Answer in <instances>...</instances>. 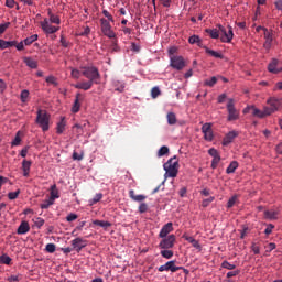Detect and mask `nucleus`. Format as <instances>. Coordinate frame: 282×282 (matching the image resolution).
<instances>
[{
	"label": "nucleus",
	"mask_w": 282,
	"mask_h": 282,
	"mask_svg": "<svg viewBox=\"0 0 282 282\" xmlns=\"http://www.w3.org/2000/svg\"><path fill=\"white\" fill-rule=\"evenodd\" d=\"M282 108V97H270L267 99V106L263 107L262 111L260 108H257L256 106H249L248 108H245L243 113H248L249 110H251V113L253 116H258L259 119H264L265 116H271L272 113H275L276 110H281Z\"/></svg>",
	"instance_id": "nucleus-1"
},
{
	"label": "nucleus",
	"mask_w": 282,
	"mask_h": 282,
	"mask_svg": "<svg viewBox=\"0 0 282 282\" xmlns=\"http://www.w3.org/2000/svg\"><path fill=\"white\" fill-rule=\"evenodd\" d=\"M206 33H209L212 39H220L221 41H226V43H230L234 39V30L231 28V24H228V31H226V28H224V24H218V31L217 28H207Z\"/></svg>",
	"instance_id": "nucleus-2"
},
{
	"label": "nucleus",
	"mask_w": 282,
	"mask_h": 282,
	"mask_svg": "<svg viewBox=\"0 0 282 282\" xmlns=\"http://www.w3.org/2000/svg\"><path fill=\"white\" fill-rule=\"evenodd\" d=\"M163 167L165 170V180L162 184L164 185V183H166V177H177L180 169L177 155H173L172 159H169V161L163 164Z\"/></svg>",
	"instance_id": "nucleus-3"
},
{
	"label": "nucleus",
	"mask_w": 282,
	"mask_h": 282,
	"mask_svg": "<svg viewBox=\"0 0 282 282\" xmlns=\"http://www.w3.org/2000/svg\"><path fill=\"white\" fill-rule=\"evenodd\" d=\"M82 75L88 78V88H93L94 83H100L101 75L97 66H85L82 69Z\"/></svg>",
	"instance_id": "nucleus-4"
},
{
	"label": "nucleus",
	"mask_w": 282,
	"mask_h": 282,
	"mask_svg": "<svg viewBox=\"0 0 282 282\" xmlns=\"http://www.w3.org/2000/svg\"><path fill=\"white\" fill-rule=\"evenodd\" d=\"M35 122L42 131H50V113H47V110L39 109Z\"/></svg>",
	"instance_id": "nucleus-5"
},
{
	"label": "nucleus",
	"mask_w": 282,
	"mask_h": 282,
	"mask_svg": "<svg viewBox=\"0 0 282 282\" xmlns=\"http://www.w3.org/2000/svg\"><path fill=\"white\" fill-rule=\"evenodd\" d=\"M227 110H228V122H235L236 119H239V111L235 107V99L230 98L227 102Z\"/></svg>",
	"instance_id": "nucleus-6"
},
{
	"label": "nucleus",
	"mask_w": 282,
	"mask_h": 282,
	"mask_svg": "<svg viewBox=\"0 0 282 282\" xmlns=\"http://www.w3.org/2000/svg\"><path fill=\"white\" fill-rule=\"evenodd\" d=\"M175 241H176V236L173 234V231H171V234H169L166 238L160 241L159 243V247L161 248V252H162V249L173 248L175 245Z\"/></svg>",
	"instance_id": "nucleus-7"
},
{
	"label": "nucleus",
	"mask_w": 282,
	"mask_h": 282,
	"mask_svg": "<svg viewBox=\"0 0 282 282\" xmlns=\"http://www.w3.org/2000/svg\"><path fill=\"white\" fill-rule=\"evenodd\" d=\"M171 66L173 69H184L186 66V61L183 58V55H175V57L171 58Z\"/></svg>",
	"instance_id": "nucleus-8"
},
{
	"label": "nucleus",
	"mask_w": 282,
	"mask_h": 282,
	"mask_svg": "<svg viewBox=\"0 0 282 282\" xmlns=\"http://www.w3.org/2000/svg\"><path fill=\"white\" fill-rule=\"evenodd\" d=\"M180 269H183V267H176L175 261H167L159 267V272H178Z\"/></svg>",
	"instance_id": "nucleus-9"
},
{
	"label": "nucleus",
	"mask_w": 282,
	"mask_h": 282,
	"mask_svg": "<svg viewBox=\"0 0 282 282\" xmlns=\"http://www.w3.org/2000/svg\"><path fill=\"white\" fill-rule=\"evenodd\" d=\"M101 30L105 35H108V39H116V33L112 31V26L108 20H101Z\"/></svg>",
	"instance_id": "nucleus-10"
},
{
	"label": "nucleus",
	"mask_w": 282,
	"mask_h": 282,
	"mask_svg": "<svg viewBox=\"0 0 282 282\" xmlns=\"http://www.w3.org/2000/svg\"><path fill=\"white\" fill-rule=\"evenodd\" d=\"M202 131L204 133V139H206V141H213L214 132L210 122H205V124H203L202 127Z\"/></svg>",
	"instance_id": "nucleus-11"
},
{
	"label": "nucleus",
	"mask_w": 282,
	"mask_h": 282,
	"mask_svg": "<svg viewBox=\"0 0 282 282\" xmlns=\"http://www.w3.org/2000/svg\"><path fill=\"white\" fill-rule=\"evenodd\" d=\"M173 230H174L173 221H167L166 225H163L159 234L161 241L164 240V238L169 236V232H172Z\"/></svg>",
	"instance_id": "nucleus-12"
},
{
	"label": "nucleus",
	"mask_w": 282,
	"mask_h": 282,
	"mask_svg": "<svg viewBox=\"0 0 282 282\" xmlns=\"http://www.w3.org/2000/svg\"><path fill=\"white\" fill-rule=\"evenodd\" d=\"M84 95H82L80 91H77V95L74 99V105L72 106V112L73 113H78V110H80V105L83 102Z\"/></svg>",
	"instance_id": "nucleus-13"
},
{
	"label": "nucleus",
	"mask_w": 282,
	"mask_h": 282,
	"mask_svg": "<svg viewBox=\"0 0 282 282\" xmlns=\"http://www.w3.org/2000/svg\"><path fill=\"white\" fill-rule=\"evenodd\" d=\"M41 28L46 34H54L58 32V28L50 24L47 20H44L43 22H41Z\"/></svg>",
	"instance_id": "nucleus-14"
},
{
	"label": "nucleus",
	"mask_w": 282,
	"mask_h": 282,
	"mask_svg": "<svg viewBox=\"0 0 282 282\" xmlns=\"http://www.w3.org/2000/svg\"><path fill=\"white\" fill-rule=\"evenodd\" d=\"M237 130H230L229 133H226L225 138L223 139V144L227 147L228 144H231V142L237 139Z\"/></svg>",
	"instance_id": "nucleus-15"
},
{
	"label": "nucleus",
	"mask_w": 282,
	"mask_h": 282,
	"mask_svg": "<svg viewBox=\"0 0 282 282\" xmlns=\"http://www.w3.org/2000/svg\"><path fill=\"white\" fill-rule=\"evenodd\" d=\"M262 30L264 31V46L265 50H270V46H272V42H273V33H271L270 31H268V28H262Z\"/></svg>",
	"instance_id": "nucleus-16"
},
{
	"label": "nucleus",
	"mask_w": 282,
	"mask_h": 282,
	"mask_svg": "<svg viewBox=\"0 0 282 282\" xmlns=\"http://www.w3.org/2000/svg\"><path fill=\"white\" fill-rule=\"evenodd\" d=\"M84 247H87L86 239H74L73 248L76 249L77 252H80V249H83Z\"/></svg>",
	"instance_id": "nucleus-17"
},
{
	"label": "nucleus",
	"mask_w": 282,
	"mask_h": 282,
	"mask_svg": "<svg viewBox=\"0 0 282 282\" xmlns=\"http://www.w3.org/2000/svg\"><path fill=\"white\" fill-rule=\"evenodd\" d=\"M129 197L134 199V202H140V204H142V199H147V194H135L134 188H131L129 192Z\"/></svg>",
	"instance_id": "nucleus-18"
},
{
	"label": "nucleus",
	"mask_w": 282,
	"mask_h": 282,
	"mask_svg": "<svg viewBox=\"0 0 282 282\" xmlns=\"http://www.w3.org/2000/svg\"><path fill=\"white\" fill-rule=\"evenodd\" d=\"M30 232V224L28 221H22L18 227L17 234L18 235H28Z\"/></svg>",
	"instance_id": "nucleus-19"
},
{
	"label": "nucleus",
	"mask_w": 282,
	"mask_h": 282,
	"mask_svg": "<svg viewBox=\"0 0 282 282\" xmlns=\"http://www.w3.org/2000/svg\"><path fill=\"white\" fill-rule=\"evenodd\" d=\"M23 63L26 67H30V69H36L39 67V62L32 57H23Z\"/></svg>",
	"instance_id": "nucleus-20"
},
{
	"label": "nucleus",
	"mask_w": 282,
	"mask_h": 282,
	"mask_svg": "<svg viewBox=\"0 0 282 282\" xmlns=\"http://www.w3.org/2000/svg\"><path fill=\"white\" fill-rule=\"evenodd\" d=\"M32 167V161L23 160L22 161V171L24 177H30V169Z\"/></svg>",
	"instance_id": "nucleus-21"
},
{
	"label": "nucleus",
	"mask_w": 282,
	"mask_h": 282,
	"mask_svg": "<svg viewBox=\"0 0 282 282\" xmlns=\"http://www.w3.org/2000/svg\"><path fill=\"white\" fill-rule=\"evenodd\" d=\"M17 45V41H6V40H0V50H8L10 47H14Z\"/></svg>",
	"instance_id": "nucleus-22"
},
{
	"label": "nucleus",
	"mask_w": 282,
	"mask_h": 282,
	"mask_svg": "<svg viewBox=\"0 0 282 282\" xmlns=\"http://www.w3.org/2000/svg\"><path fill=\"white\" fill-rule=\"evenodd\" d=\"M279 210L270 209L264 210V219H278Z\"/></svg>",
	"instance_id": "nucleus-23"
},
{
	"label": "nucleus",
	"mask_w": 282,
	"mask_h": 282,
	"mask_svg": "<svg viewBox=\"0 0 282 282\" xmlns=\"http://www.w3.org/2000/svg\"><path fill=\"white\" fill-rule=\"evenodd\" d=\"M75 88H83L84 91H89V79L75 83Z\"/></svg>",
	"instance_id": "nucleus-24"
},
{
	"label": "nucleus",
	"mask_w": 282,
	"mask_h": 282,
	"mask_svg": "<svg viewBox=\"0 0 282 282\" xmlns=\"http://www.w3.org/2000/svg\"><path fill=\"white\" fill-rule=\"evenodd\" d=\"M239 166V162L238 161H231L229 163V166H227V174H232L234 172H236V169H238Z\"/></svg>",
	"instance_id": "nucleus-25"
},
{
	"label": "nucleus",
	"mask_w": 282,
	"mask_h": 282,
	"mask_svg": "<svg viewBox=\"0 0 282 282\" xmlns=\"http://www.w3.org/2000/svg\"><path fill=\"white\" fill-rule=\"evenodd\" d=\"M215 156L214 160L212 161V169H217L219 161H221V155L219 154L218 150H215Z\"/></svg>",
	"instance_id": "nucleus-26"
},
{
	"label": "nucleus",
	"mask_w": 282,
	"mask_h": 282,
	"mask_svg": "<svg viewBox=\"0 0 282 282\" xmlns=\"http://www.w3.org/2000/svg\"><path fill=\"white\" fill-rule=\"evenodd\" d=\"M36 41H39V35H37V34H33V35L26 37V39L23 41V43H24V45L30 46V45H32V43H34V42H36Z\"/></svg>",
	"instance_id": "nucleus-27"
},
{
	"label": "nucleus",
	"mask_w": 282,
	"mask_h": 282,
	"mask_svg": "<svg viewBox=\"0 0 282 282\" xmlns=\"http://www.w3.org/2000/svg\"><path fill=\"white\" fill-rule=\"evenodd\" d=\"M86 122H84V124H74L72 128L73 133H77V135H82L84 133V127H85Z\"/></svg>",
	"instance_id": "nucleus-28"
},
{
	"label": "nucleus",
	"mask_w": 282,
	"mask_h": 282,
	"mask_svg": "<svg viewBox=\"0 0 282 282\" xmlns=\"http://www.w3.org/2000/svg\"><path fill=\"white\" fill-rule=\"evenodd\" d=\"M188 41L189 44H197L198 46H203V40L200 36H196V34H194V36H189Z\"/></svg>",
	"instance_id": "nucleus-29"
},
{
	"label": "nucleus",
	"mask_w": 282,
	"mask_h": 282,
	"mask_svg": "<svg viewBox=\"0 0 282 282\" xmlns=\"http://www.w3.org/2000/svg\"><path fill=\"white\" fill-rule=\"evenodd\" d=\"M93 225H98L99 227H111V221H106L102 219H94Z\"/></svg>",
	"instance_id": "nucleus-30"
},
{
	"label": "nucleus",
	"mask_w": 282,
	"mask_h": 282,
	"mask_svg": "<svg viewBox=\"0 0 282 282\" xmlns=\"http://www.w3.org/2000/svg\"><path fill=\"white\" fill-rule=\"evenodd\" d=\"M279 61L276 58H273L271 63L269 64V72L278 73L280 69H278Z\"/></svg>",
	"instance_id": "nucleus-31"
},
{
	"label": "nucleus",
	"mask_w": 282,
	"mask_h": 282,
	"mask_svg": "<svg viewBox=\"0 0 282 282\" xmlns=\"http://www.w3.org/2000/svg\"><path fill=\"white\" fill-rule=\"evenodd\" d=\"M48 17L51 23H55L56 25L61 24V18H58V15L53 14L52 10H48Z\"/></svg>",
	"instance_id": "nucleus-32"
},
{
	"label": "nucleus",
	"mask_w": 282,
	"mask_h": 282,
	"mask_svg": "<svg viewBox=\"0 0 282 282\" xmlns=\"http://www.w3.org/2000/svg\"><path fill=\"white\" fill-rule=\"evenodd\" d=\"M205 51L208 55H213L214 58H224V55L221 53H217L216 50H210L209 47H205Z\"/></svg>",
	"instance_id": "nucleus-33"
},
{
	"label": "nucleus",
	"mask_w": 282,
	"mask_h": 282,
	"mask_svg": "<svg viewBox=\"0 0 282 282\" xmlns=\"http://www.w3.org/2000/svg\"><path fill=\"white\" fill-rule=\"evenodd\" d=\"M50 199L55 202V199H58V189L56 188V185L51 186V196Z\"/></svg>",
	"instance_id": "nucleus-34"
},
{
	"label": "nucleus",
	"mask_w": 282,
	"mask_h": 282,
	"mask_svg": "<svg viewBox=\"0 0 282 282\" xmlns=\"http://www.w3.org/2000/svg\"><path fill=\"white\" fill-rule=\"evenodd\" d=\"M0 263L3 265H10V263H12V258H10L8 254H2L0 256Z\"/></svg>",
	"instance_id": "nucleus-35"
},
{
	"label": "nucleus",
	"mask_w": 282,
	"mask_h": 282,
	"mask_svg": "<svg viewBox=\"0 0 282 282\" xmlns=\"http://www.w3.org/2000/svg\"><path fill=\"white\" fill-rule=\"evenodd\" d=\"M167 123L169 124H176L177 123L176 113H174V112H169L167 113Z\"/></svg>",
	"instance_id": "nucleus-36"
},
{
	"label": "nucleus",
	"mask_w": 282,
	"mask_h": 282,
	"mask_svg": "<svg viewBox=\"0 0 282 282\" xmlns=\"http://www.w3.org/2000/svg\"><path fill=\"white\" fill-rule=\"evenodd\" d=\"M161 254L163 258H173V248H165V250H161Z\"/></svg>",
	"instance_id": "nucleus-37"
},
{
	"label": "nucleus",
	"mask_w": 282,
	"mask_h": 282,
	"mask_svg": "<svg viewBox=\"0 0 282 282\" xmlns=\"http://www.w3.org/2000/svg\"><path fill=\"white\" fill-rule=\"evenodd\" d=\"M84 155L85 154H84L83 150H79V152L75 150L73 152L74 161H83Z\"/></svg>",
	"instance_id": "nucleus-38"
},
{
	"label": "nucleus",
	"mask_w": 282,
	"mask_h": 282,
	"mask_svg": "<svg viewBox=\"0 0 282 282\" xmlns=\"http://www.w3.org/2000/svg\"><path fill=\"white\" fill-rule=\"evenodd\" d=\"M20 98H21V102H28V98H30V90L28 89L22 90Z\"/></svg>",
	"instance_id": "nucleus-39"
},
{
	"label": "nucleus",
	"mask_w": 282,
	"mask_h": 282,
	"mask_svg": "<svg viewBox=\"0 0 282 282\" xmlns=\"http://www.w3.org/2000/svg\"><path fill=\"white\" fill-rule=\"evenodd\" d=\"M52 205H54V200L48 198L46 200H44L41 205L40 208L42 209H47L48 207H51Z\"/></svg>",
	"instance_id": "nucleus-40"
},
{
	"label": "nucleus",
	"mask_w": 282,
	"mask_h": 282,
	"mask_svg": "<svg viewBox=\"0 0 282 282\" xmlns=\"http://www.w3.org/2000/svg\"><path fill=\"white\" fill-rule=\"evenodd\" d=\"M45 82L48 85H53V87H58V82L56 80V77H54V76L46 77Z\"/></svg>",
	"instance_id": "nucleus-41"
},
{
	"label": "nucleus",
	"mask_w": 282,
	"mask_h": 282,
	"mask_svg": "<svg viewBox=\"0 0 282 282\" xmlns=\"http://www.w3.org/2000/svg\"><path fill=\"white\" fill-rule=\"evenodd\" d=\"M65 118H62V120L57 123V133L61 134L63 131H65Z\"/></svg>",
	"instance_id": "nucleus-42"
},
{
	"label": "nucleus",
	"mask_w": 282,
	"mask_h": 282,
	"mask_svg": "<svg viewBox=\"0 0 282 282\" xmlns=\"http://www.w3.org/2000/svg\"><path fill=\"white\" fill-rule=\"evenodd\" d=\"M148 208H149V205L144 203V199H141V204L139 205L140 214H147Z\"/></svg>",
	"instance_id": "nucleus-43"
},
{
	"label": "nucleus",
	"mask_w": 282,
	"mask_h": 282,
	"mask_svg": "<svg viewBox=\"0 0 282 282\" xmlns=\"http://www.w3.org/2000/svg\"><path fill=\"white\" fill-rule=\"evenodd\" d=\"M221 265L224 269H229V272H231V269H236V263H230L229 261H223Z\"/></svg>",
	"instance_id": "nucleus-44"
},
{
	"label": "nucleus",
	"mask_w": 282,
	"mask_h": 282,
	"mask_svg": "<svg viewBox=\"0 0 282 282\" xmlns=\"http://www.w3.org/2000/svg\"><path fill=\"white\" fill-rule=\"evenodd\" d=\"M237 199V194H234V197H230V199H228L227 208H234V205H236Z\"/></svg>",
	"instance_id": "nucleus-45"
},
{
	"label": "nucleus",
	"mask_w": 282,
	"mask_h": 282,
	"mask_svg": "<svg viewBox=\"0 0 282 282\" xmlns=\"http://www.w3.org/2000/svg\"><path fill=\"white\" fill-rule=\"evenodd\" d=\"M217 80H218V77L213 76V77H210L209 80H205L204 85H205V86H210V87H213V86H215V84L217 83Z\"/></svg>",
	"instance_id": "nucleus-46"
},
{
	"label": "nucleus",
	"mask_w": 282,
	"mask_h": 282,
	"mask_svg": "<svg viewBox=\"0 0 282 282\" xmlns=\"http://www.w3.org/2000/svg\"><path fill=\"white\" fill-rule=\"evenodd\" d=\"M46 252H50V254L56 252V245L54 243H47L45 247Z\"/></svg>",
	"instance_id": "nucleus-47"
},
{
	"label": "nucleus",
	"mask_w": 282,
	"mask_h": 282,
	"mask_svg": "<svg viewBox=\"0 0 282 282\" xmlns=\"http://www.w3.org/2000/svg\"><path fill=\"white\" fill-rule=\"evenodd\" d=\"M167 152H170L169 147L163 145V147H160V150H159V152H158V155H159V156L167 155Z\"/></svg>",
	"instance_id": "nucleus-48"
},
{
	"label": "nucleus",
	"mask_w": 282,
	"mask_h": 282,
	"mask_svg": "<svg viewBox=\"0 0 282 282\" xmlns=\"http://www.w3.org/2000/svg\"><path fill=\"white\" fill-rule=\"evenodd\" d=\"M19 195H21V189L9 193L8 197H9V199H17V197H19Z\"/></svg>",
	"instance_id": "nucleus-49"
},
{
	"label": "nucleus",
	"mask_w": 282,
	"mask_h": 282,
	"mask_svg": "<svg viewBox=\"0 0 282 282\" xmlns=\"http://www.w3.org/2000/svg\"><path fill=\"white\" fill-rule=\"evenodd\" d=\"M117 91H124L126 83H120L119 80L115 83Z\"/></svg>",
	"instance_id": "nucleus-50"
},
{
	"label": "nucleus",
	"mask_w": 282,
	"mask_h": 282,
	"mask_svg": "<svg viewBox=\"0 0 282 282\" xmlns=\"http://www.w3.org/2000/svg\"><path fill=\"white\" fill-rule=\"evenodd\" d=\"M160 94H161V91H160L159 86H154V87L152 88V91H151L152 97H153V98H156V97L160 96Z\"/></svg>",
	"instance_id": "nucleus-51"
},
{
	"label": "nucleus",
	"mask_w": 282,
	"mask_h": 282,
	"mask_svg": "<svg viewBox=\"0 0 282 282\" xmlns=\"http://www.w3.org/2000/svg\"><path fill=\"white\" fill-rule=\"evenodd\" d=\"M12 147H19L21 144V137L19 135V132L17 133L15 138L11 142Z\"/></svg>",
	"instance_id": "nucleus-52"
},
{
	"label": "nucleus",
	"mask_w": 282,
	"mask_h": 282,
	"mask_svg": "<svg viewBox=\"0 0 282 282\" xmlns=\"http://www.w3.org/2000/svg\"><path fill=\"white\" fill-rule=\"evenodd\" d=\"M85 225H86V221L80 220L79 224L76 227H74L73 235L74 232H77V230H83V227H85Z\"/></svg>",
	"instance_id": "nucleus-53"
},
{
	"label": "nucleus",
	"mask_w": 282,
	"mask_h": 282,
	"mask_svg": "<svg viewBox=\"0 0 282 282\" xmlns=\"http://www.w3.org/2000/svg\"><path fill=\"white\" fill-rule=\"evenodd\" d=\"M34 225L36 226V228H41L42 226L45 225V219L36 218L35 221H34Z\"/></svg>",
	"instance_id": "nucleus-54"
},
{
	"label": "nucleus",
	"mask_w": 282,
	"mask_h": 282,
	"mask_svg": "<svg viewBox=\"0 0 282 282\" xmlns=\"http://www.w3.org/2000/svg\"><path fill=\"white\" fill-rule=\"evenodd\" d=\"M239 274V269H230V272H227V278H236Z\"/></svg>",
	"instance_id": "nucleus-55"
},
{
	"label": "nucleus",
	"mask_w": 282,
	"mask_h": 282,
	"mask_svg": "<svg viewBox=\"0 0 282 282\" xmlns=\"http://www.w3.org/2000/svg\"><path fill=\"white\" fill-rule=\"evenodd\" d=\"M215 197H207V199H203V206L204 208H207L208 205H210V202H214Z\"/></svg>",
	"instance_id": "nucleus-56"
},
{
	"label": "nucleus",
	"mask_w": 282,
	"mask_h": 282,
	"mask_svg": "<svg viewBox=\"0 0 282 282\" xmlns=\"http://www.w3.org/2000/svg\"><path fill=\"white\" fill-rule=\"evenodd\" d=\"M23 43L24 42L21 41L20 43L17 42V45H14V47L18 50V52H23L25 50V46Z\"/></svg>",
	"instance_id": "nucleus-57"
},
{
	"label": "nucleus",
	"mask_w": 282,
	"mask_h": 282,
	"mask_svg": "<svg viewBox=\"0 0 282 282\" xmlns=\"http://www.w3.org/2000/svg\"><path fill=\"white\" fill-rule=\"evenodd\" d=\"M175 52H177V47H170L169 53H170V66H171V58H174Z\"/></svg>",
	"instance_id": "nucleus-58"
},
{
	"label": "nucleus",
	"mask_w": 282,
	"mask_h": 282,
	"mask_svg": "<svg viewBox=\"0 0 282 282\" xmlns=\"http://www.w3.org/2000/svg\"><path fill=\"white\" fill-rule=\"evenodd\" d=\"M9 282H19L21 281V275H11L8 278Z\"/></svg>",
	"instance_id": "nucleus-59"
},
{
	"label": "nucleus",
	"mask_w": 282,
	"mask_h": 282,
	"mask_svg": "<svg viewBox=\"0 0 282 282\" xmlns=\"http://www.w3.org/2000/svg\"><path fill=\"white\" fill-rule=\"evenodd\" d=\"M272 230H274V225L270 224L265 227L264 232L267 236H270V232H272Z\"/></svg>",
	"instance_id": "nucleus-60"
},
{
	"label": "nucleus",
	"mask_w": 282,
	"mask_h": 282,
	"mask_svg": "<svg viewBox=\"0 0 282 282\" xmlns=\"http://www.w3.org/2000/svg\"><path fill=\"white\" fill-rule=\"evenodd\" d=\"M7 28H10V22L0 24V34H3V32H6Z\"/></svg>",
	"instance_id": "nucleus-61"
},
{
	"label": "nucleus",
	"mask_w": 282,
	"mask_h": 282,
	"mask_svg": "<svg viewBox=\"0 0 282 282\" xmlns=\"http://www.w3.org/2000/svg\"><path fill=\"white\" fill-rule=\"evenodd\" d=\"M131 50L133 52H140V50H141L140 44H137L135 42H132L131 43Z\"/></svg>",
	"instance_id": "nucleus-62"
},
{
	"label": "nucleus",
	"mask_w": 282,
	"mask_h": 282,
	"mask_svg": "<svg viewBox=\"0 0 282 282\" xmlns=\"http://www.w3.org/2000/svg\"><path fill=\"white\" fill-rule=\"evenodd\" d=\"M192 246L195 247L196 249H202V245L199 243V241H197V239H194V237H193Z\"/></svg>",
	"instance_id": "nucleus-63"
},
{
	"label": "nucleus",
	"mask_w": 282,
	"mask_h": 282,
	"mask_svg": "<svg viewBox=\"0 0 282 282\" xmlns=\"http://www.w3.org/2000/svg\"><path fill=\"white\" fill-rule=\"evenodd\" d=\"M275 8H278V11H282V0H275Z\"/></svg>",
	"instance_id": "nucleus-64"
}]
</instances>
